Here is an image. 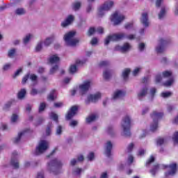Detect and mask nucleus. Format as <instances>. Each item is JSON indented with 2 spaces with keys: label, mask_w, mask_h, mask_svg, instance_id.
Returning <instances> with one entry per match:
<instances>
[{
  "label": "nucleus",
  "mask_w": 178,
  "mask_h": 178,
  "mask_svg": "<svg viewBox=\"0 0 178 178\" xmlns=\"http://www.w3.org/2000/svg\"><path fill=\"white\" fill-rule=\"evenodd\" d=\"M63 106V102H56L54 103V108H62Z\"/></svg>",
  "instance_id": "obj_52"
},
{
  "label": "nucleus",
  "mask_w": 178,
  "mask_h": 178,
  "mask_svg": "<svg viewBox=\"0 0 178 178\" xmlns=\"http://www.w3.org/2000/svg\"><path fill=\"white\" fill-rule=\"evenodd\" d=\"M69 72L72 74H73L74 73H76L77 72V66L76 65H70V69H69Z\"/></svg>",
  "instance_id": "obj_32"
},
{
  "label": "nucleus",
  "mask_w": 178,
  "mask_h": 178,
  "mask_svg": "<svg viewBox=\"0 0 178 178\" xmlns=\"http://www.w3.org/2000/svg\"><path fill=\"white\" fill-rule=\"evenodd\" d=\"M145 48V43H140L139 44V46H138L139 51H144Z\"/></svg>",
  "instance_id": "obj_56"
},
{
  "label": "nucleus",
  "mask_w": 178,
  "mask_h": 178,
  "mask_svg": "<svg viewBox=\"0 0 178 178\" xmlns=\"http://www.w3.org/2000/svg\"><path fill=\"white\" fill-rule=\"evenodd\" d=\"M91 45H96L98 44V39L97 38H93L90 41Z\"/></svg>",
  "instance_id": "obj_55"
},
{
  "label": "nucleus",
  "mask_w": 178,
  "mask_h": 178,
  "mask_svg": "<svg viewBox=\"0 0 178 178\" xmlns=\"http://www.w3.org/2000/svg\"><path fill=\"white\" fill-rule=\"evenodd\" d=\"M79 122L76 120H72L70 122V126H71L72 127H74L75 126H77Z\"/></svg>",
  "instance_id": "obj_59"
},
{
  "label": "nucleus",
  "mask_w": 178,
  "mask_h": 178,
  "mask_svg": "<svg viewBox=\"0 0 178 178\" xmlns=\"http://www.w3.org/2000/svg\"><path fill=\"white\" fill-rule=\"evenodd\" d=\"M100 178H108V172H105L102 173Z\"/></svg>",
  "instance_id": "obj_64"
},
{
  "label": "nucleus",
  "mask_w": 178,
  "mask_h": 178,
  "mask_svg": "<svg viewBox=\"0 0 178 178\" xmlns=\"http://www.w3.org/2000/svg\"><path fill=\"white\" fill-rule=\"evenodd\" d=\"M48 149V143L46 140H40L35 151V155H41Z\"/></svg>",
  "instance_id": "obj_8"
},
{
  "label": "nucleus",
  "mask_w": 178,
  "mask_h": 178,
  "mask_svg": "<svg viewBox=\"0 0 178 178\" xmlns=\"http://www.w3.org/2000/svg\"><path fill=\"white\" fill-rule=\"evenodd\" d=\"M172 141L174 144H178V131H175L172 135Z\"/></svg>",
  "instance_id": "obj_34"
},
{
  "label": "nucleus",
  "mask_w": 178,
  "mask_h": 178,
  "mask_svg": "<svg viewBox=\"0 0 178 178\" xmlns=\"http://www.w3.org/2000/svg\"><path fill=\"white\" fill-rule=\"evenodd\" d=\"M170 95H172L171 92H163L161 93V97H163V98H168V97H170Z\"/></svg>",
  "instance_id": "obj_46"
},
{
  "label": "nucleus",
  "mask_w": 178,
  "mask_h": 178,
  "mask_svg": "<svg viewBox=\"0 0 178 178\" xmlns=\"http://www.w3.org/2000/svg\"><path fill=\"white\" fill-rule=\"evenodd\" d=\"M37 178H44V172H38Z\"/></svg>",
  "instance_id": "obj_63"
},
{
  "label": "nucleus",
  "mask_w": 178,
  "mask_h": 178,
  "mask_svg": "<svg viewBox=\"0 0 178 178\" xmlns=\"http://www.w3.org/2000/svg\"><path fill=\"white\" fill-rule=\"evenodd\" d=\"M31 38V34L27 35L24 39H23V42L24 44H28V42L30 41Z\"/></svg>",
  "instance_id": "obj_44"
},
{
  "label": "nucleus",
  "mask_w": 178,
  "mask_h": 178,
  "mask_svg": "<svg viewBox=\"0 0 178 178\" xmlns=\"http://www.w3.org/2000/svg\"><path fill=\"white\" fill-rule=\"evenodd\" d=\"M45 108H47V104H45V102L40 103L39 106V112H43V111H45Z\"/></svg>",
  "instance_id": "obj_36"
},
{
  "label": "nucleus",
  "mask_w": 178,
  "mask_h": 178,
  "mask_svg": "<svg viewBox=\"0 0 178 178\" xmlns=\"http://www.w3.org/2000/svg\"><path fill=\"white\" fill-rule=\"evenodd\" d=\"M15 54H16V49L13 48L8 51V58H12L13 56H15Z\"/></svg>",
  "instance_id": "obj_38"
},
{
  "label": "nucleus",
  "mask_w": 178,
  "mask_h": 178,
  "mask_svg": "<svg viewBox=\"0 0 178 178\" xmlns=\"http://www.w3.org/2000/svg\"><path fill=\"white\" fill-rule=\"evenodd\" d=\"M165 15H166V10L165 8H162L160 13L159 14V19H163Z\"/></svg>",
  "instance_id": "obj_37"
},
{
  "label": "nucleus",
  "mask_w": 178,
  "mask_h": 178,
  "mask_svg": "<svg viewBox=\"0 0 178 178\" xmlns=\"http://www.w3.org/2000/svg\"><path fill=\"white\" fill-rule=\"evenodd\" d=\"M95 31H97V29L94 27H90L88 31L87 35L91 37V35H93L95 33Z\"/></svg>",
  "instance_id": "obj_31"
},
{
  "label": "nucleus",
  "mask_w": 178,
  "mask_h": 178,
  "mask_svg": "<svg viewBox=\"0 0 178 178\" xmlns=\"http://www.w3.org/2000/svg\"><path fill=\"white\" fill-rule=\"evenodd\" d=\"M126 93L122 90H117L113 95V99H118V98H121V97H124Z\"/></svg>",
  "instance_id": "obj_21"
},
{
  "label": "nucleus",
  "mask_w": 178,
  "mask_h": 178,
  "mask_svg": "<svg viewBox=\"0 0 178 178\" xmlns=\"http://www.w3.org/2000/svg\"><path fill=\"white\" fill-rule=\"evenodd\" d=\"M81 168H75V170H74V173H76V175H80V173H81Z\"/></svg>",
  "instance_id": "obj_62"
},
{
  "label": "nucleus",
  "mask_w": 178,
  "mask_h": 178,
  "mask_svg": "<svg viewBox=\"0 0 178 178\" xmlns=\"http://www.w3.org/2000/svg\"><path fill=\"white\" fill-rule=\"evenodd\" d=\"M134 24L133 22H128L124 25V29L129 30V29H133Z\"/></svg>",
  "instance_id": "obj_43"
},
{
  "label": "nucleus",
  "mask_w": 178,
  "mask_h": 178,
  "mask_svg": "<svg viewBox=\"0 0 178 178\" xmlns=\"http://www.w3.org/2000/svg\"><path fill=\"white\" fill-rule=\"evenodd\" d=\"M42 49V43H38L35 47V51L36 52H40Z\"/></svg>",
  "instance_id": "obj_50"
},
{
  "label": "nucleus",
  "mask_w": 178,
  "mask_h": 178,
  "mask_svg": "<svg viewBox=\"0 0 178 178\" xmlns=\"http://www.w3.org/2000/svg\"><path fill=\"white\" fill-rule=\"evenodd\" d=\"M130 69L127 68L125 69L123 72H122V77L124 79V80H126L129 78V74H130Z\"/></svg>",
  "instance_id": "obj_26"
},
{
  "label": "nucleus",
  "mask_w": 178,
  "mask_h": 178,
  "mask_svg": "<svg viewBox=\"0 0 178 178\" xmlns=\"http://www.w3.org/2000/svg\"><path fill=\"white\" fill-rule=\"evenodd\" d=\"M81 8V3L76 2L72 4V9L73 10H79Z\"/></svg>",
  "instance_id": "obj_30"
},
{
  "label": "nucleus",
  "mask_w": 178,
  "mask_h": 178,
  "mask_svg": "<svg viewBox=\"0 0 178 178\" xmlns=\"http://www.w3.org/2000/svg\"><path fill=\"white\" fill-rule=\"evenodd\" d=\"M156 144L157 145H163L165 144V138L162 137H159L156 140Z\"/></svg>",
  "instance_id": "obj_35"
},
{
  "label": "nucleus",
  "mask_w": 178,
  "mask_h": 178,
  "mask_svg": "<svg viewBox=\"0 0 178 178\" xmlns=\"http://www.w3.org/2000/svg\"><path fill=\"white\" fill-rule=\"evenodd\" d=\"M22 70H23L22 68L18 69L13 76V79H16V77H17V76L22 73Z\"/></svg>",
  "instance_id": "obj_48"
},
{
  "label": "nucleus",
  "mask_w": 178,
  "mask_h": 178,
  "mask_svg": "<svg viewBox=\"0 0 178 178\" xmlns=\"http://www.w3.org/2000/svg\"><path fill=\"white\" fill-rule=\"evenodd\" d=\"M10 106H12V102H8L3 106V111H8V109H9V108H10Z\"/></svg>",
  "instance_id": "obj_45"
},
{
  "label": "nucleus",
  "mask_w": 178,
  "mask_h": 178,
  "mask_svg": "<svg viewBox=\"0 0 178 178\" xmlns=\"http://www.w3.org/2000/svg\"><path fill=\"white\" fill-rule=\"evenodd\" d=\"M155 161V157L154 156H152L146 162V166H148L150 163H152V162Z\"/></svg>",
  "instance_id": "obj_47"
},
{
  "label": "nucleus",
  "mask_w": 178,
  "mask_h": 178,
  "mask_svg": "<svg viewBox=\"0 0 178 178\" xmlns=\"http://www.w3.org/2000/svg\"><path fill=\"white\" fill-rule=\"evenodd\" d=\"M91 87V81L88 80L85 81L83 84L79 85V90L81 95H84V94H87L88 90Z\"/></svg>",
  "instance_id": "obj_10"
},
{
  "label": "nucleus",
  "mask_w": 178,
  "mask_h": 178,
  "mask_svg": "<svg viewBox=\"0 0 178 178\" xmlns=\"http://www.w3.org/2000/svg\"><path fill=\"white\" fill-rule=\"evenodd\" d=\"M74 35H76V33L74 31H70L64 36L65 42L67 44V45H70V47H76V45L80 42L79 39L74 38Z\"/></svg>",
  "instance_id": "obj_2"
},
{
  "label": "nucleus",
  "mask_w": 178,
  "mask_h": 178,
  "mask_svg": "<svg viewBox=\"0 0 178 178\" xmlns=\"http://www.w3.org/2000/svg\"><path fill=\"white\" fill-rule=\"evenodd\" d=\"M163 77L164 79H169V77H172V71H164L162 72Z\"/></svg>",
  "instance_id": "obj_28"
},
{
  "label": "nucleus",
  "mask_w": 178,
  "mask_h": 178,
  "mask_svg": "<svg viewBox=\"0 0 178 178\" xmlns=\"http://www.w3.org/2000/svg\"><path fill=\"white\" fill-rule=\"evenodd\" d=\"M51 118L54 122H56L58 123V115L56 113H51Z\"/></svg>",
  "instance_id": "obj_58"
},
{
  "label": "nucleus",
  "mask_w": 178,
  "mask_h": 178,
  "mask_svg": "<svg viewBox=\"0 0 178 178\" xmlns=\"http://www.w3.org/2000/svg\"><path fill=\"white\" fill-rule=\"evenodd\" d=\"M60 58L56 54L52 55L49 58H48V62L50 65H55L59 63Z\"/></svg>",
  "instance_id": "obj_17"
},
{
  "label": "nucleus",
  "mask_w": 178,
  "mask_h": 178,
  "mask_svg": "<svg viewBox=\"0 0 178 178\" xmlns=\"http://www.w3.org/2000/svg\"><path fill=\"white\" fill-rule=\"evenodd\" d=\"M97 119V115L95 114H92L89 115L88 118H86V123H91L92 122H95V120Z\"/></svg>",
  "instance_id": "obj_25"
},
{
  "label": "nucleus",
  "mask_w": 178,
  "mask_h": 178,
  "mask_svg": "<svg viewBox=\"0 0 178 178\" xmlns=\"http://www.w3.org/2000/svg\"><path fill=\"white\" fill-rule=\"evenodd\" d=\"M29 79H30V74H26L24 76V78L22 79V83L24 84L25 83H27V80H29Z\"/></svg>",
  "instance_id": "obj_51"
},
{
  "label": "nucleus",
  "mask_w": 178,
  "mask_h": 178,
  "mask_svg": "<svg viewBox=\"0 0 178 178\" xmlns=\"http://www.w3.org/2000/svg\"><path fill=\"white\" fill-rule=\"evenodd\" d=\"M163 169H170L169 171L165 172V177L175 176L177 172V163H171L170 165H163Z\"/></svg>",
  "instance_id": "obj_6"
},
{
  "label": "nucleus",
  "mask_w": 178,
  "mask_h": 178,
  "mask_svg": "<svg viewBox=\"0 0 178 178\" xmlns=\"http://www.w3.org/2000/svg\"><path fill=\"white\" fill-rule=\"evenodd\" d=\"M30 131V129H26L23 131L18 134V136L14 140V144H17L22 138V136H24V134H26V133H29Z\"/></svg>",
  "instance_id": "obj_19"
},
{
  "label": "nucleus",
  "mask_w": 178,
  "mask_h": 178,
  "mask_svg": "<svg viewBox=\"0 0 178 178\" xmlns=\"http://www.w3.org/2000/svg\"><path fill=\"white\" fill-rule=\"evenodd\" d=\"M147 92H148L147 87H145V88H142L140 92L138 94V99L141 100V98H143V97H145V95H146V94H147Z\"/></svg>",
  "instance_id": "obj_20"
},
{
  "label": "nucleus",
  "mask_w": 178,
  "mask_h": 178,
  "mask_svg": "<svg viewBox=\"0 0 178 178\" xmlns=\"http://www.w3.org/2000/svg\"><path fill=\"white\" fill-rule=\"evenodd\" d=\"M51 129H52V123H49L46 129L47 136H51Z\"/></svg>",
  "instance_id": "obj_41"
},
{
  "label": "nucleus",
  "mask_w": 178,
  "mask_h": 178,
  "mask_svg": "<svg viewBox=\"0 0 178 178\" xmlns=\"http://www.w3.org/2000/svg\"><path fill=\"white\" fill-rule=\"evenodd\" d=\"M77 111H79L77 106H72L66 115L67 120L73 119V117L77 113Z\"/></svg>",
  "instance_id": "obj_11"
},
{
  "label": "nucleus",
  "mask_w": 178,
  "mask_h": 178,
  "mask_svg": "<svg viewBox=\"0 0 178 178\" xmlns=\"http://www.w3.org/2000/svg\"><path fill=\"white\" fill-rule=\"evenodd\" d=\"M59 70V65H56L50 70V74H54V73H56L57 70Z\"/></svg>",
  "instance_id": "obj_42"
},
{
  "label": "nucleus",
  "mask_w": 178,
  "mask_h": 178,
  "mask_svg": "<svg viewBox=\"0 0 178 178\" xmlns=\"http://www.w3.org/2000/svg\"><path fill=\"white\" fill-rule=\"evenodd\" d=\"M113 145H112V142L108 141L106 146V155L108 158H110L112 155V148Z\"/></svg>",
  "instance_id": "obj_16"
},
{
  "label": "nucleus",
  "mask_w": 178,
  "mask_h": 178,
  "mask_svg": "<svg viewBox=\"0 0 178 178\" xmlns=\"http://www.w3.org/2000/svg\"><path fill=\"white\" fill-rule=\"evenodd\" d=\"M55 92H56V90H51V91L47 97V99L49 101H55V99H56V97H55Z\"/></svg>",
  "instance_id": "obj_22"
},
{
  "label": "nucleus",
  "mask_w": 178,
  "mask_h": 178,
  "mask_svg": "<svg viewBox=\"0 0 178 178\" xmlns=\"http://www.w3.org/2000/svg\"><path fill=\"white\" fill-rule=\"evenodd\" d=\"M10 165L14 169H19V161L13 157L11 159Z\"/></svg>",
  "instance_id": "obj_23"
},
{
  "label": "nucleus",
  "mask_w": 178,
  "mask_h": 178,
  "mask_svg": "<svg viewBox=\"0 0 178 178\" xmlns=\"http://www.w3.org/2000/svg\"><path fill=\"white\" fill-rule=\"evenodd\" d=\"M26 89H21L20 91L17 94V97L19 99H23L24 97H26Z\"/></svg>",
  "instance_id": "obj_24"
},
{
  "label": "nucleus",
  "mask_w": 178,
  "mask_h": 178,
  "mask_svg": "<svg viewBox=\"0 0 178 178\" xmlns=\"http://www.w3.org/2000/svg\"><path fill=\"white\" fill-rule=\"evenodd\" d=\"M160 44L156 48L157 54H162L165 51V45H167L168 40L160 39Z\"/></svg>",
  "instance_id": "obj_13"
},
{
  "label": "nucleus",
  "mask_w": 178,
  "mask_h": 178,
  "mask_svg": "<svg viewBox=\"0 0 178 178\" xmlns=\"http://www.w3.org/2000/svg\"><path fill=\"white\" fill-rule=\"evenodd\" d=\"M19 116H17V115L16 114H13L12 117H11V122L13 123H15V122H16L18 119Z\"/></svg>",
  "instance_id": "obj_53"
},
{
  "label": "nucleus",
  "mask_w": 178,
  "mask_h": 178,
  "mask_svg": "<svg viewBox=\"0 0 178 178\" xmlns=\"http://www.w3.org/2000/svg\"><path fill=\"white\" fill-rule=\"evenodd\" d=\"M101 98V93L97 92L95 95H90L88 97V99L86 101V104L88 105L90 104V102H97L99 99Z\"/></svg>",
  "instance_id": "obj_12"
},
{
  "label": "nucleus",
  "mask_w": 178,
  "mask_h": 178,
  "mask_svg": "<svg viewBox=\"0 0 178 178\" xmlns=\"http://www.w3.org/2000/svg\"><path fill=\"white\" fill-rule=\"evenodd\" d=\"M131 126V120L130 119V117H129L128 115H126L122 119V127L123 128V131L126 137H130V136H131V132H130Z\"/></svg>",
  "instance_id": "obj_3"
},
{
  "label": "nucleus",
  "mask_w": 178,
  "mask_h": 178,
  "mask_svg": "<svg viewBox=\"0 0 178 178\" xmlns=\"http://www.w3.org/2000/svg\"><path fill=\"white\" fill-rule=\"evenodd\" d=\"M124 38H127L128 40H134V38H136V35L133 34L127 35L124 33L110 35L105 39L104 44L105 45H108L111 41H120L121 40H124Z\"/></svg>",
  "instance_id": "obj_1"
},
{
  "label": "nucleus",
  "mask_w": 178,
  "mask_h": 178,
  "mask_svg": "<svg viewBox=\"0 0 178 178\" xmlns=\"http://www.w3.org/2000/svg\"><path fill=\"white\" fill-rule=\"evenodd\" d=\"M173 83H175V79L173 78H170L168 81L163 83V86H164V87H170Z\"/></svg>",
  "instance_id": "obj_27"
},
{
  "label": "nucleus",
  "mask_w": 178,
  "mask_h": 178,
  "mask_svg": "<svg viewBox=\"0 0 178 178\" xmlns=\"http://www.w3.org/2000/svg\"><path fill=\"white\" fill-rule=\"evenodd\" d=\"M134 148V143H131L127 147V151L129 153L133 151V149Z\"/></svg>",
  "instance_id": "obj_49"
},
{
  "label": "nucleus",
  "mask_w": 178,
  "mask_h": 178,
  "mask_svg": "<svg viewBox=\"0 0 178 178\" xmlns=\"http://www.w3.org/2000/svg\"><path fill=\"white\" fill-rule=\"evenodd\" d=\"M56 134L60 135L62 134V126H58L56 129Z\"/></svg>",
  "instance_id": "obj_60"
},
{
  "label": "nucleus",
  "mask_w": 178,
  "mask_h": 178,
  "mask_svg": "<svg viewBox=\"0 0 178 178\" xmlns=\"http://www.w3.org/2000/svg\"><path fill=\"white\" fill-rule=\"evenodd\" d=\"M15 13L19 15H24V13H26V10H24V8H17L15 10Z\"/></svg>",
  "instance_id": "obj_39"
},
{
  "label": "nucleus",
  "mask_w": 178,
  "mask_h": 178,
  "mask_svg": "<svg viewBox=\"0 0 178 178\" xmlns=\"http://www.w3.org/2000/svg\"><path fill=\"white\" fill-rule=\"evenodd\" d=\"M130 49V44L128 42L124 43L123 46H115V51H120V52H127L128 50Z\"/></svg>",
  "instance_id": "obj_14"
},
{
  "label": "nucleus",
  "mask_w": 178,
  "mask_h": 178,
  "mask_svg": "<svg viewBox=\"0 0 178 178\" xmlns=\"http://www.w3.org/2000/svg\"><path fill=\"white\" fill-rule=\"evenodd\" d=\"M99 67H106V66H109V61H101L99 64Z\"/></svg>",
  "instance_id": "obj_40"
},
{
  "label": "nucleus",
  "mask_w": 178,
  "mask_h": 178,
  "mask_svg": "<svg viewBox=\"0 0 178 178\" xmlns=\"http://www.w3.org/2000/svg\"><path fill=\"white\" fill-rule=\"evenodd\" d=\"M94 158H95V155L94 154V152H90L88 155V159L90 161H92L94 159Z\"/></svg>",
  "instance_id": "obj_57"
},
{
  "label": "nucleus",
  "mask_w": 178,
  "mask_h": 178,
  "mask_svg": "<svg viewBox=\"0 0 178 178\" xmlns=\"http://www.w3.org/2000/svg\"><path fill=\"white\" fill-rule=\"evenodd\" d=\"M155 81L156 83H161V81H162V76H161V74L156 75Z\"/></svg>",
  "instance_id": "obj_54"
},
{
  "label": "nucleus",
  "mask_w": 178,
  "mask_h": 178,
  "mask_svg": "<svg viewBox=\"0 0 178 178\" xmlns=\"http://www.w3.org/2000/svg\"><path fill=\"white\" fill-rule=\"evenodd\" d=\"M151 118L153 119V123L150 126V130L152 131H156V129H158V120L163 118V113L154 111L153 113L151 114Z\"/></svg>",
  "instance_id": "obj_4"
},
{
  "label": "nucleus",
  "mask_w": 178,
  "mask_h": 178,
  "mask_svg": "<svg viewBox=\"0 0 178 178\" xmlns=\"http://www.w3.org/2000/svg\"><path fill=\"white\" fill-rule=\"evenodd\" d=\"M115 5V3L112 1H107L99 8V17H102L105 13L104 12L111 10Z\"/></svg>",
  "instance_id": "obj_7"
},
{
  "label": "nucleus",
  "mask_w": 178,
  "mask_h": 178,
  "mask_svg": "<svg viewBox=\"0 0 178 178\" xmlns=\"http://www.w3.org/2000/svg\"><path fill=\"white\" fill-rule=\"evenodd\" d=\"M103 77L104 80H109L111 79V71L106 70L103 72Z\"/></svg>",
  "instance_id": "obj_29"
},
{
  "label": "nucleus",
  "mask_w": 178,
  "mask_h": 178,
  "mask_svg": "<svg viewBox=\"0 0 178 178\" xmlns=\"http://www.w3.org/2000/svg\"><path fill=\"white\" fill-rule=\"evenodd\" d=\"M140 22L142 24H144L145 27H148V26H149V22H148V13H143L142 14Z\"/></svg>",
  "instance_id": "obj_18"
},
{
  "label": "nucleus",
  "mask_w": 178,
  "mask_h": 178,
  "mask_svg": "<svg viewBox=\"0 0 178 178\" xmlns=\"http://www.w3.org/2000/svg\"><path fill=\"white\" fill-rule=\"evenodd\" d=\"M96 31L99 33V34H104V28L99 27L96 29Z\"/></svg>",
  "instance_id": "obj_61"
},
{
  "label": "nucleus",
  "mask_w": 178,
  "mask_h": 178,
  "mask_svg": "<svg viewBox=\"0 0 178 178\" xmlns=\"http://www.w3.org/2000/svg\"><path fill=\"white\" fill-rule=\"evenodd\" d=\"M74 21V16L70 15L66 19L61 23L62 27H67L69 24H72Z\"/></svg>",
  "instance_id": "obj_15"
},
{
  "label": "nucleus",
  "mask_w": 178,
  "mask_h": 178,
  "mask_svg": "<svg viewBox=\"0 0 178 178\" xmlns=\"http://www.w3.org/2000/svg\"><path fill=\"white\" fill-rule=\"evenodd\" d=\"M63 163L60 161L58 160V159H54L51 160L49 163H48V166L50 169H54L53 173L54 175H58L59 170L62 168Z\"/></svg>",
  "instance_id": "obj_5"
},
{
  "label": "nucleus",
  "mask_w": 178,
  "mask_h": 178,
  "mask_svg": "<svg viewBox=\"0 0 178 178\" xmlns=\"http://www.w3.org/2000/svg\"><path fill=\"white\" fill-rule=\"evenodd\" d=\"M52 41H54V37H51V38H47L45 40H44V45L46 47H49L50 44H52Z\"/></svg>",
  "instance_id": "obj_33"
},
{
  "label": "nucleus",
  "mask_w": 178,
  "mask_h": 178,
  "mask_svg": "<svg viewBox=\"0 0 178 178\" xmlns=\"http://www.w3.org/2000/svg\"><path fill=\"white\" fill-rule=\"evenodd\" d=\"M124 19V16L119 15L118 11H115L113 15H111V20L113 22L114 26H118V24H120L122 22H123Z\"/></svg>",
  "instance_id": "obj_9"
}]
</instances>
